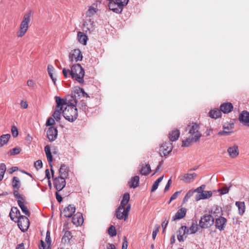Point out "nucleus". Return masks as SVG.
<instances>
[{"mask_svg":"<svg viewBox=\"0 0 249 249\" xmlns=\"http://www.w3.org/2000/svg\"><path fill=\"white\" fill-rule=\"evenodd\" d=\"M77 101L73 99L71 102L69 103L65 109L62 111L63 116L68 121L73 122L77 118L78 111L76 105Z\"/></svg>","mask_w":249,"mask_h":249,"instance_id":"1","label":"nucleus"},{"mask_svg":"<svg viewBox=\"0 0 249 249\" xmlns=\"http://www.w3.org/2000/svg\"><path fill=\"white\" fill-rule=\"evenodd\" d=\"M70 75L73 80L77 81L79 83L83 84L84 83L85 71L80 64H76L71 66Z\"/></svg>","mask_w":249,"mask_h":249,"instance_id":"2","label":"nucleus"},{"mask_svg":"<svg viewBox=\"0 0 249 249\" xmlns=\"http://www.w3.org/2000/svg\"><path fill=\"white\" fill-rule=\"evenodd\" d=\"M31 11L28 12L24 15L20 25L19 31L17 33L18 37H22L27 32L29 28V24L31 20Z\"/></svg>","mask_w":249,"mask_h":249,"instance_id":"3","label":"nucleus"},{"mask_svg":"<svg viewBox=\"0 0 249 249\" xmlns=\"http://www.w3.org/2000/svg\"><path fill=\"white\" fill-rule=\"evenodd\" d=\"M55 99L56 103V106L53 116L56 121L58 122L61 119V115L62 113V111L63 110V106L66 105L67 102L65 99H62L58 96H55Z\"/></svg>","mask_w":249,"mask_h":249,"instance_id":"4","label":"nucleus"},{"mask_svg":"<svg viewBox=\"0 0 249 249\" xmlns=\"http://www.w3.org/2000/svg\"><path fill=\"white\" fill-rule=\"evenodd\" d=\"M129 0H115L110 1L108 4V7L110 10L114 12L119 14L121 13L123 9V7L127 5Z\"/></svg>","mask_w":249,"mask_h":249,"instance_id":"5","label":"nucleus"},{"mask_svg":"<svg viewBox=\"0 0 249 249\" xmlns=\"http://www.w3.org/2000/svg\"><path fill=\"white\" fill-rule=\"evenodd\" d=\"M199 126L196 123H193L188 125V129L190 136L195 138L196 141H199L202 135L199 131Z\"/></svg>","mask_w":249,"mask_h":249,"instance_id":"6","label":"nucleus"},{"mask_svg":"<svg viewBox=\"0 0 249 249\" xmlns=\"http://www.w3.org/2000/svg\"><path fill=\"white\" fill-rule=\"evenodd\" d=\"M55 172H51L53 178V185L58 192L61 191L66 186V181L62 175L54 178Z\"/></svg>","mask_w":249,"mask_h":249,"instance_id":"7","label":"nucleus"},{"mask_svg":"<svg viewBox=\"0 0 249 249\" xmlns=\"http://www.w3.org/2000/svg\"><path fill=\"white\" fill-rule=\"evenodd\" d=\"M214 222V218L211 214L204 215L199 221V226L202 228H208L211 227Z\"/></svg>","mask_w":249,"mask_h":249,"instance_id":"8","label":"nucleus"},{"mask_svg":"<svg viewBox=\"0 0 249 249\" xmlns=\"http://www.w3.org/2000/svg\"><path fill=\"white\" fill-rule=\"evenodd\" d=\"M17 222L18 227L22 231L25 232L27 231L29 227L30 222L29 219L26 216L22 215L21 217L18 218Z\"/></svg>","mask_w":249,"mask_h":249,"instance_id":"9","label":"nucleus"},{"mask_svg":"<svg viewBox=\"0 0 249 249\" xmlns=\"http://www.w3.org/2000/svg\"><path fill=\"white\" fill-rule=\"evenodd\" d=\"M82 58V54L79 49H74L70 53L69 60L71 62L81 61Z\"/></svg>","mask_w":249,"mask_h":249,"instance_id":"10","label":"nucleus"},{"mask_svg":"<svg viewBox=\"0 0 249 249\" xmlns=\"http://www.w3.org/2000/svg\"><path fill=\"white\" fill-rule=\"evenodd\" d=\"M172 149L173 146L171 142H165L160 147V153L161 155L165 156L172 151Z\"/></svg>","mask_w":249,"mask_h":249,"instance_id":"11","label":"nucleus"},{"mask_svg":"<svg viewBox=\"0 0 249 249\" xmlns=\"http://www.w3.org/2000/svg\"><path fill=\"white\" fill-rule=\"evenodd\" d=\"M57 129L53 126L50 127L47 131V136L50 142L54 141L57 137Z\"/></svg>","mask_w":249,"mask_h":249,"instance_id":"12","label":"nucleus"},{"mask_svg":"<svg viewBox=\"0 0 249 249\" xmlns=\"http://www.w3.org/2000/svg\"><path fill=\"white\" fill-rule=\"evenodd\" d=\"M226 223L227 219L224 217L219 216V217L215 218V226L220 231L224 230Z\"/></svg>","mask_w":249,"mask_h":249,"instance_id":"13","label":"nucleus"},{"mask_svg":"<svg viewBox=\"0 0 249 249\" xmlns=\"http://www.w3.org/2000/svg\"><path fill=\"white\" fill-rule=\"evenodd\" d=\"M239 121L243 124L249 126V112L243 111L239 116Z\"/></svg>","mask_w":249,"mask_h":249,"instance_id":"14","label":"nucleus"},{"mask_svg":"<svg viewBox=\"0 0 249 249\" xmlns=\"http://www.w3.org/2000/svg\"><path fill=\"white\" fill-rule=\"evenodd\" d=\"M72 222L76 226L81 225L84 222L82 214L80 213H77L74 214L72 217Z\"/></svg>","mask_w":249,"mask_h":249,"instance_id":"15","label":"nucleus"},{"mask_svg":"<svg viewBox=\"0 0 249 249\" xmlns=\"http://www.w3.org/2000/svg\"><path fill=\"white\" fill-rule=\"evenodd\" d=\"M9 216L12 220L16 221V219H18L22 215L20 214V211L17 207H12Z\"/></svg>","mask_w":249,"mask_h":249,"instance_id":"16","label":"nucleus"},{"mask_svg":"<svg viewBox=\"0 0 249 249\" xmlns=\"http://www.w3.org/2000/svg\"><path fill=\"white\" fill-rule=\"evenodd\" d=\"M75 212V207L73 205L70 204L68 207H66L63 212L64 216L66 217H70Z\"/></svg>","mask_w":249,"mask_h":249,"instance_id":"17","label":"nucleus"},{"mask_svg":"<svg viewBox=\"0 0 249 249\" xmlns=\"http://www.w3.org/2000/svg\"><path fill=\"white\" fill-rule=\"evenodd\" d=\"M212 195L211 191H202L201 193L196 195L195 200L197 201L200 199H207L210 197Z\"/></svg>","mask_w":249,"mask_h":249,"instance_id":"18","label":"nucleus"},{"mask_svg":"<svg viewBox=\"0 0 249 249\" xmlns=\"http://www.w3.org/2000/svg\"><path fill=\"white\" fill-rule=\"evenodd\" d=\"M220 110L224 113H229L233 109V105L231 103H224L222 104L220 106Z\"/></svg>","mask_w":249,"mask_h":249,"instance_id":"19","label":"nucleus"},{"mask_svg":"<svg viewBox=\"0 0 249 249\" xmlns=\"http://www.w3.org/2000/svg\"><path fill=\"white\" fill-rule=\"evenodd\" d=\"M187 227L185 226H182L180 227L178 231V234L177 236L178 240L179 242H183L184 238L187 237Z\"/></svg>","mask_w":249,"mask_h":249,"instance_id":"20","label":"nucleus"},{"mask_svg":"<svg viewBox=\"0 0 249 249\" xmlns=\"http://www.w3.org/2000/svg\"><path fill=\"white\" fill-rule=\"evenodd\" d=\"M186 212L187 209L185 208H180L178 211L175 215L173 217V220L175 221L183 218L185 216Z\"/></svg>","mask_w":249,"mask_h":249,"instance_id":"21","label":"nucleus"},{"mask_svg":"<svg viewBox=\"0 0 249 249\" xmlns=\"http://www.w3.org/2000/svg\"><path fill=\"white\" fill-rule=\"evenodd\" d=\"M116 216L119 220L124 219L125 221L128 216L125 213L124 208L122 210H119V207L116 210Z\"/></svg>","mask_w":249,"mask_h":249,"instance_id":"22","label":"nucleus"},{"mask_svg":"<svg viewBox=\"0 0 249 249\" xmlns=\"http://www.w3.org/2000/svg\"><path fill=\"white\" fill-rule=\"evenodd\" d=\"M228 152L231 158H234L236 157L239 155L238 146L234 145L232 147H229L228 149Z\"/></svg>","mask_w":249,"mask_h":249,"instance_id":"23","label":"nucleus"},{"mask_svg":"<svg viewBox=\"0 0 249 249\" xmlns=\"http://www.w3.org/2000/svg\"><path fill=\"white\" fill-rule=\"evenodd\" d=\"M44 151L45 152V154L47 157V160L49 162L51 168V171H53L52 166L51 164V162L53 161V156L51 152L50 147L49 145H47L44 147Z\"/></svg>","mask_w":249,"mask_h":249,"instance_id":"24","label":"nucleus"},{"mask_svg":"<svg viewBox=\"0 0 249 249\" xmlns=\"http://www.w3.org/2000/svg\"><path fill=\"white\" fill-rule=\"evenodd\" d=\"M180 135L179 130L176 129L170 132L168 134V137L170 141L174 142L177 141Z\"/></svg>","mask_w":249,"mask_h":249,"instance_id":"25","label":"nucleus"},{"mask_svg":"<svg viewBox=\"0 0 249 249\" xmlns=\"http://www.w3.org/2000/svg\"><path fill=\"white\" fill-rule=\"evenodd\" d=\"M221 111L218 108L211 110L209 112V116L212 118L216 119L221 116Z\"/></svg>","mask_w":249,"mask_h":249,"instance_id":"26","label":"nucleus"},{"mask_svg":"<svg viewBox=\"0 0 249 249\" xmlns=\"http://www.w3.org/2000/svg\"><path fill=\"white\" fill-rule=\"evenodd\" d=\"M140 178L138 176H135L131 178V180L128 182L129 186L130 188H135L139 183Z\"/></svg>","mask_w":249,"mask_h":249,"instance_id":"27","label":"nucleus"},{"mask_svg":"<svg viewBox=\"0 0 249 249\" xmlns=\"http://www.w3.org/2000/svg\"><path fill=\"white\" fill-rule=\"evenodd\" d=\"M77 38L78 41L84 45H86L88 37L85 35L83 33L81 32H78L77 34Z\"/></svg>","mask_w":249,"mask_h":249,"instance_id":"28","label":"nucleus"},{"mask_svg":"<svg viewBox=\"0 0 249 249\" xmlns=\"http://www.w3.org/2000/svg\"><path fill=\"white\" fill-rule=\"evenodd\" d=\"M11 135L9 134H3L0 136V147L3 146L4 144H7Z\"/></svg>","mask_w":249,"mask_h":249,"instance_id":"29","label":"nucleus"},{"mask_svg":"<svg viewBox=\"0 0 249 249\" xmlns=\"http://www.w3.org/2000/svg\"><path fill=\"white\" fill-rule=\"evenodd\" d=\"M197 142V141H196L195 140V138L190 136L188 138L182 141V146L184 147H188L190 146L193 142Z\"/></svg>","mask_w":249,"mask_h":249,"instance_id":"30","label":"nucleus"},{"mask_svg":"<svg viewBox=\"0 0 249 249\" xmlns=\"http://www.w3.org/2000/svg\"><path fill=\"white\" fill-rule=\"evenodd\" d=\"M18 203L21 209L22 212L27 216H30V213L27 207L24 205V202L20 200H18Z\"/></svg>","mask_w":249,"mask_h":249,"instance_id":"31","label":"nucleus"},{"mask_svg":"<svg viewBox=\"0 0 249 249\" xmlns=\"http://www.w3.org/2000/svg\"><path fill=\"white\" fill-rule=\"evenodd\" d=\"M196 176V174H185L182 177V179L185 182H190L194 180V177Z\"/></svg>","mask_w":249,"mask_h":249,"instance_id":"32","label":"nucleus"},{"mask_svg":"<svg viewBox=\"0 0 249 249\" xmlns=\"http://www.w3.org/2000/svg\"><path fill=\"white\" fill-rule=\"evenodd\" d=\"M235 205L238 207L239 213L242 215L245 211V205L244 202L237 201Z\"/></svg>","mask_w":249,"mask_h":249,"instance_id":"33","label":"nucleus"},{"mask_svg":"<svg viewBox=\"0 0 249 249\" xmlns=\"http://www.w3.org/2000/svg\"><path fill=\"white\" fill-rule=\"evenodd\" d=\"M198 230V225L196 223H193L189 229L187 230V234L195 233Z\"/></svg>","mask_w":249,"mask_h":249,"instance_id":"34","label":"nucleus"},{"mask_svg":"<svg viewBox=\"0 0 249 249\" xmlns=\"http://www.w3.org/2000/svg\"><path fill=\"white\" fill-rule=\"evenodd\" d=\"M98 11V9L91 6L89 8V9L86 12V17L90 18L93 16L96 12Z\"/></svg>","mask_w":249,"mask_h":249,"instance_id":"35","label":"nucleus"},{"mask_svg":"<svg viewBox=\"0 0 249 249\" xmlns=\"http://www.w3.org/2000/svg\"><path fill=\"white\" fill-rule=\"evenodd\" d=\"M202 186H201L199 187H198L194 191H192V190L189 191L186 194V195L183 199V202L184 203H185L186 201H187L193 195L194 193L196 191H197L199 190L200 189H201L202 188Z\"/></svg>","mask_w":249,"mask_h":249,"instance_id":"36","label":"nucleus"},{"mask_svg":"<svg viewBox=\"0 0 249 249\" xmlns=\"http://www.w3.org/2000/svg\"><path fill=\"white\" fill-rule=\"evenodd\" d=\"M20 185L21 184L19 178L17 177H14L12 180V186L14 190H19Z\"/></svg>","mask_w":249,"mask_h":249,"instance_id":"37","label":"nucleus"},{"mask_svg":"<svg viewBox=\"0 0 249 249\" xmlns=\"http://www.w3.org/2000/svg\"><path fill=\"white\" fill-rule=\"evenodd\" d=\"M221 208L219 207H215V208H213L211 210L212 214H213V216H214L215 217L219 216H221Z\"/></svg>","mask_w":249,"mask_h":249,"instance_id":"38","label":"nucleus"},{"mask_svg":"<svg viewBox=\"0 0 249 249\" xmlns=\"http://www.w3.org/2000/svg\"><path fill=\"white\" fill-rule=\"evenodd\" d=\"M164 177V176H162L160 177L158 179H157L153 184L151 188V192H153L156 191L158 188L159 183L162 181Z\"/></svg>","mask_w":249,"mask_h":249,"instance_id":"39","label":"nucleus"},{"mask_svg":"<svg viewBox=\"0 0 249 249\" xmlns=\"http://www.w3.org/2000/svg\"><path fill=\"white\" fill-rule=\"evenodd\" d=\"M234 127V124L232 123H225L223 125V129L227 131H232Z\"/></svg>","mask_w":249,"mask_h":249,"instance_id":"40","label":"nucleus"},{"mask_svg":"<svg viewBox=\"0 0 249 249\" xmlns=\"http://www.w3.org/2000/svg\"><path fill=\"white\" fill-rule=\"evenodd\" d=\"M108 234L111 237H114L116 235V230L114 226L111 225L108 229Z\"/></svg>","mask_w":249,"mask_h":249,"instance_id":"41","label":"nucleus"},{"mask_svg":"<svg viewBox=\"0 0 249 249\" xmlns=\"http://www.w3.org/2000/svg\"><path fill=\"white\" fill-rule=\"evenodd\" d=\"M13 194L15 198L18 199V200H20L22 201H24V198L21 195L19 194L18 190H14L13 192Z\"/></svg>","mask_w":249,"mask_h":249,"instance_id":"42","label":"nucleus"},{"mask_svg":"<svg viewBox=\"0 0 249 249\" xmlns=\"http://www.w3.org/2000/svg\"><path fill=\"white\" fill-rule=\"evenodd\" d=\"M20 151L21 149L20 148L15 147L10 151L9 153L11 156H12L19 154Z\"/></svg>","mask_w":249,"mask_h":249,"instance_id":"43","label":"nucleus"},{"mask_svg":"<svg viewBox=\"0 0 249 249\" xmlns=\"http://www.w3.org/2000/svg\"><path fill=\"white\" fill-rule=\"evenodd\" d=\"M77 106L80 109H82L83 110H85L87 109V105L85 101H81L79 103H77Z\"/></svg>","mask_w":249,"mask_h":249,"instance_id":"44","label":"nucleus"},{"mask_svg":"<svg viewBox=\"0 0 249 249\" xmlns=\"http://www.w3.org/2000/svg\"><path fill=\"white\" fill-rule=\"evenodd\" d=\"M160 228V227L158 225H157L155 226L154 230L152 232V237L153 239H155L156 238L157 234L159 231Z\"/></svg>","mask_w":249,"mask_h":249,"instance_id":"45","label":"nucleus"},{"mask_svg":"<svg viewBox=\"0 0 249 249\" xmlns=\"http://www.w3.org/2000/svg\"><path fill=\"white\" fill-rule=\"evenodd\" d=\"M11 132L12 134V135L14 137H16L18 136V132L17 127L13 125L11 127Z\"/></svg>","mask_w":249,"mask_h":249,"instance_id":"46","label":"nucleus"},{"mask_svg":"<svg viewBox=\"0 0 249 249\" xmlns=\"http://www.w3.org/2000/svg\"><path fill=\"white\" fill-rule=\"evenodd\" d=\"M232 131H227L223 129V130L218 132L217 134L220 136H228L230 135Z\"/></svg>","mask_w":249,"mask_h":249,"instance_id":"47","label":"nucleus"},{"mask_svg":"<svg viewBox=\"0 0 249 249\" xmlns=\"http://www.w3.org/2000/svg\"><path fill=\"white\" fill-rule=\"evenodd\" d=\"M71 237L72 236L71 235V232L70 231H65L63 237V239H65V241L67 240L69 241L71 239Z\"/></svg>","mask_w":249,"mask_h":249,"instance_id":"48","label":"nucleus"},{"mask_svg":"<svg viewBox=\"0 0 249 249\" xmlns=\"http://www.w3.org/2000/svg\"><path fill=\"white\" fill-rule=\"evenodd\" d=\"M140 171H152L150 165L147 164L145 165H142Z\"/></svg>","mask_w":249,"mask_h":249,"instance_id":"49","label":"nucleus"},{"mask_svg":"<svg viewBox=\"0 0 249 249\" xmlns=\"http://www.w3.org/2000/svg\"><path fill=\"white\" fill-rule=\"evenodd\" d=\"M45 241H46L47 244L48 245V248H49V247H50V246L51 245L50 232L49 231H48L46 232Z\"/></svg>","mask_w":249,"mask_h":249,"instance_id":"50","label":"nucleus"},{"mask_svg":"<svg viewBox=\"0 0 249 249\" xmlns=\"http://www.w3.org/2000/svg\"><path fill=\"white\" fill-rule=\"evenodd\" d=\"M34 165L36 169L38 170L42 167V162L41 160H38L35 162Z\"/></svg>","mask_w":249,"mask_h":249,"instance_id":"51","label":"nucleus"},{"mask_svg":"<svg viewBox=\"0 0 249 249\" xmlns=\"http://www.w3.org/2000/svg\"><path fill=\"white\" fill-rule=\"evenodd\" d=\"M55 123V120L52 117H49L46 123V126H51Z\"/></svg>","mask_w":249,"mask_h":249,"instance_id":"52","label":"nucleus"},{"mask_svg":"<svg viewBox=\"0 0 249 249\" xmlns=\"http://www.w3.org/2000/svg\"><path fill=\"white\" fill-rule=\"evenodd\" d=\"M181 191H177L175 193H174L170 197L169 203H170L172 201L176 199L178 197V195L181 193Z\"/></svg>","mask_w":249,"mask_h":249,"instance_id":"53","label":"nucleus"},{"mask_svg":"<svg viewBox=\"0 0 249 249\" xmlns=\"http://www.w3.org/2000/svg\"><path fill=\"white\" fill-rule=\"evenodd\" d=\"M128 246V243L127 238L125 236L123 238V243L122 245V249H127Z\"/></svg>","mask_w":249,"mask_h":249,"instance_id":"54","label":"nucleus"},{"mask_svg":"<svg viewBox=\"0 0 249 249\" xmlns=\"http://www.w3.org/2000/svg\"><path fill=\"white\" fill-rule=\"evenodd\" d=\"M77 93H82L83 96L84 97H86L87 98L89 97L88 94L85 92L84 90L82 88H79V89L77 90Z\"/></svg>","mask_w":249,"mask_h":249,"instance_id":"55","label":"nucleus"},{"mask_svg":"<svg viewBox=\"0 0 249 249\" xmlns=\"http://www.w3.org/2000/svg\"><path fill=\"white\" fill-rule=\"evenodd\" d=\"M128 202L122 199L121 202V205L119 206V210H122L124 208V207L127 205Z\"/></svg>","mask_w":249,"mask_h":249,"instance_id":"56","label":"nucleus"},{"mask_svg":"<svg viewBox=\"0 0 249 249\" xmlns=\"http://www.w3.org/2000/svg\"><path fill=\"white\" fill-rule=\"evenodd\" d=\"M220 194L221 195H225L226 194L229 192V188L227 187H224L222 188L220 190Z\"/></svg>","mask_w":249,"mask_h":249,"instance_id":"57","label":"nucleus"},{"mask_svg":"<svg viewBox=\"0 0 249 249\" xmlns=\"http://www.w3.org/2000/svg\"><path fill=\"white\" fill-rule=\"evenodd\" d=\"M47 70L48 72V74L53 73V72L54 70L53 67L51 65H48L47 67Z\"/></svg>","mask_w":249,"mask_h":249,"instance_id":"58","label":"nucleus"},{"mask_svg":"<svg viewBox=\"0 0 249 249\" xmlns=\"http://www.w3.org/2000/svg\"><path fill=\"white\" fill-rule=\"evenodd\" d=\"M27 84L28 87H31V88L34 87L36 85V83L32 80H28L27 82Z\"/></svg>","mask_w":249,"mask_h":249,"instance_id":"59","label":"nucleus"},{"mask_svg":"<svg viewBox=\"0 0 249 249\" xmlns=\"http://www.w3.org/2000/svg\"><path fill=\"white\" fill-rule=\"evenodd\" d=\"M70 71L69 70H66L65 68H64L62 71V72L63 74V75L66 78L68 77V74L69 73L70 74Z\"/></svg>","mask_w":249,"mask_h":249,"instance_id":"60","label":"nucleus"},{"mask_svg":"<svg viewBox=\"0 0 249 249\" xmlns=\"http://www.w3.org/2000/svg\"><path fill=\"white\" fill-rule=\"evenodd\" d=\"M129 199H130V195H129V193H125L123 196V199L124 200L126 201H127V202H128Z\"/></svg>","mask_w":249,"mask_h":249,"instance_id":"61","label":"nucleus"},{"mask_svg":"<svg viewBox=\"0 0 249 249\" xmlns=\"http://www.w3.org/2000/svg\"><path fill=\"white\" fill-rule=\"evenodd\" d=\"M20 106L23 108H26L28 107V104L26 101L22 100L20 102Z\"/></svg>","mask_w":249,"mask_h":249,"instance_id":"62","label":"nucleus"},{"mask_svg":"<svg viewBox=\"0 0 249 249\" xmlns=\"http://www.w3.org/2000/svg\"><path fill=\"white\" fill-rule=\"evenodd\" d=\"M55 196H56V200H57V201L59 203H60L62 201V196L59 194V193H58V192H56L55 193Z\"/></svg>","mask_w":249,"mask_h":249,"instance_id":"63","label":"nucleus"},{"mask_svg":"<svg viewBox=\"0 0 249 249\" xmlns=\"http://www.w3.org/2000/svg\"><path fill=\"white\" fill-rule=\"evenodd\" d=\"M107 249H116V248L114 244L108 243L107 245Z\"/></svg>","mask_w":249,"mask_h":249,"instance_id":"64","label":"nucleus"}]
</instances>
